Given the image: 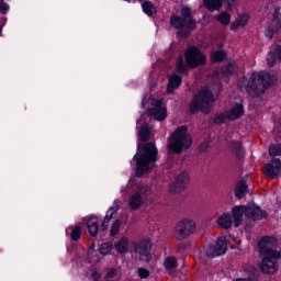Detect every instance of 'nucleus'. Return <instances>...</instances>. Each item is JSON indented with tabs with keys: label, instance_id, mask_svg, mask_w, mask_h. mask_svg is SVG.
Masks as SVG:
<instances>
[{
	"label": "nucleus",
	"instance_id": "nucleus-22",
	"mask_svg": "<svg viewBox=\"0 0 281 281\" xmlns=\"http://www.w3.org/2000/svg\"><path fill=\"white\" fill-rule=\"evenodd\" d=\"M249 23L248 14H239L236 20L232 23L231 30H238V27H245Z\"/></svg>",
	"mask_w": 281,
	"mask_h": 281
},
{
	"label": "nucleus",
	"instance_id": "nucleus-34",
	"mask_svg": "<svg viewBox=\"0 0 281 281\" xmlns=\"http://www.w3.org/2000/svg\"><path fill=\"white\" fill-rule=\"evenodd\" d=\"M238 71V66L236 63H228L226 69L224 70V76H232V74H236Z\"/></svg>",
	"mask_w": 281,
	"mask_h": 281
},
{
	"label": "nucleus",
	"instance_id": "nucleus-12",
	"mask_svg": "<svg viewBox=\"0 0 281 281\" xmlns=\"http://www.w3.org/2000/svg\"><path fill=\"white\" fill-rule=\"evenodd\" d=\"M132 247H134L135 254L145 260H150V249H153V244L150 238H144L138 244L133 241Z\"/></svg>",
	"mask_w": 281,
	"mask_h": 281
},
{
	"label": "nucleus",
	"instance_id": "nucleus-17",
	"mask_svg": "<svg viewBox=\"0 0 281 281\" xmlns=\"http://www.w3.org/2000/svg\"><path fill=\"white\" fill-rule=\"evenodd\" d=\"M130 247H131V240L126 236L121 237L114 244V249L115 251H117V254H128Z\"/></svg>",
	"mask_w": 281,
	"mask_h": 281
},
{
	"label": "nucleus",
	"instance_id": "nucleus-7",
	"mask_svg": "<svg viewBox=\"0 0 281 281\" xmlns=\"http://www.w3.org/2000/svg\"><path fill=\"white\" fill-rule=\"evenodd\" d=\"M153 194V189L148 186H138L128 199L131 210H139L148 201V196Z\"/></svg>",
	"mask_w": 281,
	"mask_h": 281
},
{
	"label": "nucleus",
	"instance_id": "nucleus-40",
	"mask_svg": "<svg viewBox=\"0 0 281 281\" xmlns=\"http://www.w3.org/2000/svg\"><path fill=\"white\" fill-rule=\"evenodd\" d=\"M227 120V116L225 114H220L214 119L215 124H223Z\"/></svg>",
	"mask_w": 281,
	"mask_h": 281
},
{
	"label": "nucleus",
	"instance_id": "nucleus-1",
	"mask_svg": "<svg viewBox=\"0 0 281 281\" xmlns=\"http://www.w3.org/2000/svg\"><path fill=\"white\" fill-rule=\"evenodd\" d=\"M259 258L261 262L259 265L260 271L266 274H273L280 269L278 263L281 260V249L278 250V239L276 237L266 236L262 237L259 243Z\"/></svg>",
	"mask_w": 281,
	"mask_h": 281
},
{
	"label": "nucleus",
	"instance_id": "nucleus-23",
	"mask_svg": "<svg viewBox=\"0 0 281 281\" xmlns=\"http://www.w3.org/2000/svg\"><path fill=\"white\" fill-rule=\"evenodd\" d=\"M206 10L214 12V10H221L223 8V0H203ZM236 1V0H231Z\"/></svg>",
	"mask_w": 281,
	"mask_h": 281
},
{
	"label": "nucleus",
	"instance_id": "nucleus-10",
	"mask_svg": "<svg viewBox=\"0 0 281 281\" xmlns=\"http://www.w3.org/2000/svg\"><path fill=\"white\" fill-rule=\"evenodd\" d=\"M196 232V222L191 218L180 221L175 228V237L178 240H186Z\"/></svg>",
	"mask_w": 281,
	"mask_h": 281
},
{
	"label": "nucleus",
	"instance_id": "nucleus-31",
	"mask_svg": "<svg viewBox=\"0 0 281 281\" xmlns=\"http://www.w3.org/2000/svg\"><path fill=\"white\" fill-rule=\"evenodd\" d=\"M101 256H109L111 251H113V244L112 243H104L100 246L99 249Z\"/></svg>",
	"mask_w": 281,
	"mask_h": 281
},
{
	"label": "nucleus",
	"instance_id": "nucleus-25",
	"mask_svg": "<svg viewBox=\"0 0 281 281\" xmlns=\"http://www.w3.org/2000/svg\"><path fill=\"white\" fill-rule=\"evenodd\" d=\"M117 206H112L110 207V210L106 212V215L103 220V223L101 225V229L102 232H106L108 227H109V223H111V218H113V214H115V212H117Z\"/></svg>",
	"mask_w": 281,
	"mask_h": 281
},
{
	"label": "nucleus",
	"instance_id": "nucleus-28",
	"mask_svg": "<svg viewBox=\"0 0 281 281\" xmlns=\"http://www.w3.org/2000/svg\"><path fill=\"white\" fill-rule=\"evenodd\" d=\"M164 267L167 271H172V269H177V258L175 257H166L164 261Z\"/></svg>",
	"mask_w": 281,
	"mask_h": 281
},
{
	"label": "nucleus",
	"instance_id": "nucleus-24",
	"mask_svg": "<svg viewBox=\"0 0 281 281\" xmlns=\"http://www.w3.org/2000/svg\"><path fill=\"white\" fill-rule=\"evenodd\" d=\"M87 227L90 236H98V229H99L98 217L88 218Z\"/></svg>",
	"mask_w": 281,
	"mask_h": 281
},
{
	"label": "nucleus",
	"instance_id": "nucleus-26",
	"mask_svg": "<svg viewBox=\"0 0 281 281\" xmlns=\"http://www.w3.org/2000/svg\"><path fill=\"white\" fill-rule=\"evenodd\" d=\"M247 194V184L243 181L238 182L235 188V196L237 199H243Z\"/></svg>",
	"mask_w": 281,
	"mask_h": 281
},
{
	"label": "nucleus",
	"instance_id": "nucleus-11",
	"mask_svg": "<svg viewBox=\"0 0 281 281\" xmlns=\"http://www.w3.org/2000/svg\"><path fill=\"white\" fill-rule=\"evenodd\" d=\"M205 255L207 258H216V256H223L227 251V237L217 238V243L213 246H206Z\"/></svg>",
	"mask_w": 281,
	"mask_h": 281
},
{
	"label": "nucleus",
	"instance_id": "nucleus-35",
	"mask_svg": "<svg viewBox=\"0 0 281 281\" xmlns=\"http://www.w3.org/2000/svg\"><path fill=\"white\" fill-rule=\"evenodd\" d=\"M270 157H280L281 155V143L269 147Z\"/></svg>",
	"mask_w": 281,
	"mask_h": 281
},
{
	"label": "nucleus",
	"instance_id": "nucleus-2",
	"mask_svg": "<svg viewBox=\"0 0 281 281\" xmlns=\"http://www.w3.org/2000/svg\"><path fill=\"white\" fill-rule=\"evenodd\" d=\"M134 159L136 161V175L142 177L155 168V164L159 159V150H157L155 143L140 144Z\"/></svg>",
	"mask_w": 281,
	"mask_h": 281
},
{
	"label": "nucleus",
	"instance_id": "nucleus-15",
	"mask_svg": "<svg viewBox=\"0 0 281 281\" xmlns=\"http://www.w3.org/2000/svg\"><path fill=\"white\" fill-rule=\"evenodd\" d=\"M263 172L269 179H278L281 175V161L280 159H273L272 161L268 162L263 168Z\"/></svg>",
	"mask_w": 281,
	"mask_h": 281
},
{
	"label": "nucleus",
	"instance_id": "nucleus-4",
	"mask_svg": "<svg viewBox=\"0 0 281 281\" xmlns=\"http://www.w3.org/2000/svg\"><path fill=\"white\" fill-rule=\"evenodd\" d=\"M232 214L234 227H240L244 214L247 218H250L251 221H262V218H267V212L260 210V207L256 206L255 204L248 206H235L232 210Z\"/></svg>",
	"mask_w": 281,
	"mask_h": 281
},
{
	"label": "nucleus",
	"instance_id": "nucleus-29",
	"mask_svg": "<svg viewBox=\"0 0 281 281\" xmlns=\"http://www.w3.org/2000/svg\"><path fill=\"white\" fill-rule=\"evenodd\" d=\"M138 137L140 142H148V139L150 138V130L148 128V126L144 125L140 127V130L138 131Z\"/></svg>",
	"mask_w": 281,
	"mask_h": 281
},
{
	"label": "nucleus",
	"instance_id": "nucleus-42",
	"mask_svg": "<svg viewBox=\"0 0 281 281\" xmlns=\"http://www.w3.org/2000/svg\"><path fill=\"white\" fill-rule=\"evenodd\" d=\"M8 10H10V7L8 5V3H5L4 1L0 2V12H2V14H5L8 12Z\"/></svg>",
	"mask_w": 281,
	"mask_h": 281
},
{
	"label": "nucleus",
	"instance_id": "nucleus-5",
	"mask_svg": "<svg viewBox=\"0 0 281 281\" xmlns=\"http://www.w3.org/2000/svg\"><path fill=\"white\" fill-rule=\"evenodd\" d=\"M167 146L169 150H172V153H177V155H179V153H183V150H188V148L192 146V136L188 134V127H178L171 134Z\"/></svg>",
	"mask_w": 281,
	"mask_h": 281
},
{
	"label": "nucleus",
	"instance_id": "nucleus-19",
	"mask_svg": "<svg viewBox=\"0 0 281 281\" xmlns=\"http://www.w3.org/2000/svg\"><path fill=\"white\" fill-rule=\"evenodd\" d=\"M245 115V108L243 104L237 103L227 112L228 120H238V117H243Z\"/></svg>",
	"mask_w": 281,
	"mask_h": 281
},
{
	"label": "nucleus",
	"instance_id": "nucleus-46",
	"mask_svg": "<svg viewBox=\"0 0 281 281\" xmlns=\"http://www.w3.org/2000/svg\"><path fill=\"white\" fill-rule=\"evenodd\" d=\"M279 139H280V136H277V137H276V140L279 142Z\"/></svg>",
	"mask_w": 281,
	"mask_h": 281
},
{
	"label": "nucleus",
	"instance_id": "nucleus-18",
	"mask_svg": "<svg viewBox=\"0 0 281 281\" xmlns=\"http://www.w3.org/2000/svg\"><path fill=\"white\" fill-rule=\"evenodd\" d=\"M190 181V176L188 172H181L177 178L176 181L173 182V188L177 192H181L183 188H186V184L189 183Z\"/></svg>",
	"mask_w": 281,
	"mask_h": 281
},
{
	"label": "nucleus",
	"instance_id": "nucleus-44",
	"mask_svg": "<svg viewBox=\"0 0 281 281\" xmlns=\"http://www.w3.org/2000/svg\"><path fill=\"white\" fill-rule=\"evenodd\" d=\"M233 243H236V245H240V239L238 237H231Z\"/></svg>",
	"mask_w": 281,
	"mask_h": 281
},
{
	"label": "nucleus",
	"instance_id": "nucleus-8",
	"mask_svg": "<svg viewBox=\"0 0 281 281\" xmlns=\"http://www.w3.org/2000/svg\"><path fill=\"white\" fill-rule=\"evenodd\" d=\"M170 23L176 30H181V27L194 30L196 27V23L194 22V19H192V11L188 7L181 9V16H171Z\"/></svg>",
	"mask_w": 281,
	"mask_h": 281
},
{
	"label": "nucleus",
	"instance_id": "nucleus-9",
	"mask_svg": "<svg viewBox=\"0 0 281 281\" xmlns=\"http://www.w3.org/2000/svg\"><path fill=\"white\" fill-rule=\"evenodd\" d=\"M184 60L187 67L196 69V67H201V65H206L207 57L196 46H191L184 53Z\"/></svg>",
	"mask_w": 281,
	"mask_h": 281
},
{
	"label": "nucleus",
	"instance_id": "nucleus-43",
	"mask_svg": "<svg viewBox=\"0 0 281 281\" xmlns=\"http://www.w3.org/2000/svg\"><path fill=\"white\" fill-rule=\"evenodd\" d=\"M91 277L94 281L100 280V278H102V274H100V272H98V270H92Z\"/></svg>",
	"mask_w": 281,
	"mask_h": 281
},
{
	"label": "nucleus",
	"instance_id": "nucleus-33",
	"mask_svg": "<svg viewBox=\"0 0 281 281\" xmlns=\"http://www.w3.org/2000/svg\"><path fill=\"white\" fill-rule=\"evenodd\" d=\"M81 236H82V228H80V226H75L70 233L71 240L78 241L80 240Z\"/></svg>",
	"mask_w": 281,
	"mask_h": 281
},
{
	"label": "nucleus",
	"instance_id": "nucleus-41",
	"mask_svg": "<svg viewBox=\"0 0 281 281\" xmlns=\"http://www.w3.org/2000/svg\"><path fill=\"white\" fill-rule=\"evenodd\" d=\"M235 150L238 157H240V155H245V150H243V145H240V143L235 144Z\"/></svg>",
	"mask_w": 281,
	"mask_h": 281
},
{
	"label": "nucleus",
	"instance_id": "nucleus-47",
	"mask_svg": "<svg viewBox=\"0 0 281 281\" xmlns=\"http://www.w3.org/2000/svg\"><path fill=\"white\" fill-rule=\"evenodd\" d=\"M0 34H1V26H0Z\"/></svg>",
	"mask_w": 281,
	"mask_h": 281
},
{
	"label": "nucleus",
	"instance_id": "nucleus-48",
	"mask_svg": "<svg viewBox=\"0 0 281 281\" xmlns=\"http://www.w3.org/2000/svg\"><path fill=\"white\" fill-rule=\"evenodd\" d=\"M125 1H128V0H125Z\"/></svg>",
	"mask_w": 281,
	"mask_h": 281
},
{
	"label": "nucleus",
	"instance_id": "nucleus-13",
	"mask_svg": "<svg viewBox=\"0 0 281 281\" xmlns=\"http://www.w3.org/2000/svg\"><path fill=\"white\" fill-rule=\"evenodd\" d=\"M148 114L153 115V117L158 122H164V120L168 117V111L161 100H154L151 102V108L148 110Z\"/></svg>",
	"mask_w": 281,
	"mask_h": 281
},
{
	"label": "nucleus",
	"instance_id": "nucleus-6",
	"mask_svg": "<svg viewBox=\"0 0 281 281\" xmlns=\"http://www.w3.org/2000/svg\"><path fill=\"white\" fill-rule=\"evenodd\" d=\"M214 94L210 89H202L192 100L191 102V111L192 113H196V111H201L202 113H210L212 105L214 104Z\"/></svg>",
	"mask_w": 281,
	"mask_h": 281
},
{
	"label": "nucleus",
	"instance_id": "nucleus-32",
	"mask_svg": "<svg viewBox=\"0 0 281 281\" xmlns=\"http://www.w3.org/2000/svg\"><path fill=\"white\" fill-rule=\"evenodd\" d=\"M217 21L222 23V25H229V21H232V15L227 12H222L217 15Z\"/></svg>",
	"mask_w": 281,
	"mask_h": 281
},
{
	"label": "nucleus",
	"instance_id": "nucleus-20",
	"mask_svg": "<svg viewBox=\"0 0 281 281\" xmlns=\"http://www.w3.org/2000/svg\"><path fill=\"white\" fill-rule=\"evenodd\" d=\"M218 227H221L222 229H229V227H232V224L234 223L232 221V214L229 213H223L217 217L216 221Z\"/></svg>",
	"mask_w": 281,
	"mask_h": 281
},
{
	"label": "nucleus",
	"instance_id": "nucleus-45",
	"mask_svg": "<svg viewBox=\"0 0 281 281\" xmlns=\"http://www.w3.org/2000/svg\"><path fill=\"white\" fill-rule=\"evenodd\" d=\"M234 281H248L247 279H237V280H234Z\"/></svg>",
	"mask_w": 281,
	"mask_h": 281
},
{
	"label": "nucleus",
	"instance_id": "nucleus-3",
	"mask_svg": "<svg viewBox=\"0 0 281 281\" xmlns=\"http://www.w3.org/2000/svg\"><path fill=\"white\" fill-rule=\"evenodd\" d=\"M271 85H273V78L265 71L252 72L249 79L241 78L239 81V87L245 89L252 98H258L260 93H265V90Z\"/></svg>",
	"mask_w": 281,
	"mask_h": 281
},
{
	"label": "nucleus",
	"instance_id": "nucleus-37",
	"mask_svg": "<svg viewBox=\"0 0 281 281\" xmlns=\"http://www.w3.org/2000/svg\"><path fill=\"white\" fill-rule=\"evenodd\" d=\"M120 225L121 223L117 220L112 224L110 232L111 236H117V233L120 232Z\"/></svg>",
	"mask_w": 281,
	"mask_h": 281
},
{
	"label": "nucleus",
	"instance_id": "nucleus-21",
	"mask_svg": "<svg viewBox=\"0 0 281 281\" xmlns=\"http://www.w3.org/2000/svg\"><path fill=\"white\" fill-rule=\"evenodd\" d=\"M182 79L178 75H171L169 77L167 93H172L178 87H181Z\"/></svg>",
	"mask_w": 281,
	"mask_h": 281
},
{
	"label": "nucleus",
	"instance_id": "nucleus-27",
	"mask_svg": "<svg viewBox=\"0 0 281 281\" xmlns=\"http://www.w3.org/2000/svg\"><path fill=\"white\" fill-rule=\"evenodd\" d=\"M142 8H143V12H145V14H147L148 16H153L155 12H157V9H155V5L151 4L150 1H145L142 4Z\"/></svg>",
	"mask_w": 281,
	"mask_h": 281
},
{
	"label": "nucleus",
	"instance_id": "nucleus-14",
	"mask_svg": "<svg viewBox=\"0 0 281 281\" xmlns=\"http://www.w3.org/2000/svg\"><path fill=\"white\" fill-rule=\"evenodd\" d=\"M281 33V8L276 9L271 24L266 30V37L271 41L276 34Z\"/></svg>",
	"mask_w": 281,
	"mask_h": 281
},
{
	"label": "nucleus",
	"instance_id": "nucleus-16",
	"mask_svg": "<svg viewBox=\"0 0 281 281\" xmlns=\"http://www.w3.org/2000/svg\"><path fill=\"white\" fill-rule=\"evenodd\" d=\"M278 60H281V46H274L271 48L270 53L267 56V63L269 67H273Z\"/></svg>",
	"mask_w": 281,
	"mask_h": 281
},
{
	"label": "nucleus",
	"instance_id": "nucleus-39",
	"mask_svg": "<svg viewBox=\"0 0 281 281\" xmlns=\"http://www.w3.org/2000/svg\"><path fill=\"white\" fill-rule=\"evenodd\" d=\"M115 276H117V269L115 268H110L106 272L105 278L111 279V278H115Z\"/></svg>",
	"mask_w": 281,
	"mask_h": 281
},
{
	"label": "nucleus",
	"instance_id": "nucleus-38",
	"mask_svg": "<svg viewBox=\"0 0 281 281\" xmlns=\"http://www.w3.org/2000/svg\"><path fill=\"white\" fill-rule=\"evenodd\" d=\"M138 276L142 279H146L150 276V271H148L146 268H139L138 269Z\"/></svg>",
	"mask_w": 281,
	"mask_h": 281
},
{
	"label": "nucleus",
	"instance_id": "nucleus-30",
	"mask_svg": "<svg viewBox=\"0 0 281 281\" xmlns=\"http://www.w3.org/2000/svg\"><path fill=\"white\" fill-rule=\"evenodd\" d=\"M226 56H227V55H226L225 52H223V50L214 52V53L211 55V61H212V63H221V60H225Z\"/></svg>",
	"mask_w": 281,
	"mask_h": 281
},
{
	"label": "nucleus",
	"instance_id": "nucleus-36",
	"mask_svg": "<svg viewBox=\"0 0 281 281\" xmlns=\"http://www.w3.org/2000/svg\"><path fill=\"white\" fill-rule=\"evenodd\" d=\"M176 69L179 74H184L187 67H186V64H183V58H179L178 59V63L176 65Z\"/></svg>",
	"mask_w": 281,
	"mask_h": 281
}]
</instances>
